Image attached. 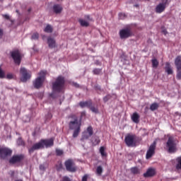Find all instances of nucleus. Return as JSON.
<instances>
[{"label":"nucleus","mask_w":181,"mask_h":181,"mask_svg":"<svg viewBox=\"0 0 181 181\" xmlns=\"http://www.w3.org/2000/svg\"><path fill=\"white\" fill-rule=\"evenodd\" d=\"M85 18H86V19H87L88 21H93V18H90V16H88H88H86Z\"/></svg>","instance_id":"obj_49"},{"label":"nucleus","mask_w":181,"mask_h":181,"mask_svg":"<svg viewBox=\"0 0 181 181\" xmlns=\"http://www.w3.org/2000/svg\"><path fill=\"white\" fill-rule=\"evenodd\" d=\"M156 148V141H153V143L151 144L149 149L147 151L146 159L151 158L154 155Z\"/></svg>","instance_id":"obj_13"},{"label":"nucleus","mask_w":181,"mask_h":181,"mask_svg":"<svg viewBox=\"0 0 181 181\" xmlns=\"http://www.w3.org/2000/svg\"><path fill=\"white\" fill-rule=\"evenodd\" d=\"M127 18V15L124 13H119V20H124Z\"/></svg>","instance_id":"obj_39"},{"label":"nucleus","mask_w":181,"mask_h":181,"mask_svg":"<svg viewBox=\"0 0 181 181\" xmlns=\"http://www.w3.org/2000/svg\"><path fill=\"white\" fill-rule=\"evenodd\" d=\"M103 168L101 165H99L97 167L96 173L98 175L100 176L103 173Z\"/></svg>","instance_id":"obj_30"},{"label":"nucleus","mask_w":181,"mask_h":181,"mask_svg":"<svg viewBox=\"0 0 181 181\" xmlns=\"http://www.w3.org/2000/svg\"><path fill=\"white\" fill-rule=\"evenodd\" d=\"M56 153L57 156H61L63 155V151L61 149H56Z\"/></svg>","instance_id":"obj_43"},{"label":"nucleus","mask_w":181,"mask_h":181,"mask_svg":"<svg viewBox=\"0 0 181 181\" xmlns=\"http://www.w3.org/2000/svg\"><path fill=\"white\" fill-rule=\"evenodd\" d=\"M100 143V140L99 139L98 137H96L95 141H93V145L96 146L98 145Z\"/></svg>","instance_id":"obj_42"},{"label":"nucleus","mask_w":181,"mask_h":181,"mask_svg":"<svg viewBox=\"0 0 181 181\" xmlns=\"http://www.w3.org/2000/svg\"><path fill=\"white\" fill-rule=\"evenodd\" d=\"M89 109L91 110L92 112H93L95 114H98L99 113V110H98V107L90 105V107H89Z\"/></svg>","instance_id":"obj_29"},{"label":"nucleus","mask_w":181,"mask_h":181,"mask_svg":"<svg viewBox=\"0 0 181 181\" xmlns=\"http://www.w3.org/2000/svg\"><path fill=\"white\" fill-rule=\"evenodd\" d=\"M139 119H140L139 115L136 112H134L132 116V120L134 123L138 124L139 122Z\"/></svg>","instance_id":"obj_21"},{"label":"nucleus","mask_w":181,"mask_h":181,"mask_svg":"<svg viewBox=\"0 0 181 181\" xmlns=\"http://www.w3.org/2000/svg\"><path fill=\"white\" fill-rule=\"evenodd\" d=\"M0 1H2V0H0Z\"/></svg>","instance_id":"obj_60"},{"label":"nucleus","mask_w":181,"mask_h":181,"mask_svg":"<svg viewBox=\"0 0 181 181\" xmlns=\"http://www.w3.org/2000/svg\"><path fill=\"white\" fill-rule=\"evenodd\" d=\"M102 72V69H94L93 73L94 75H99Z\"/></svg>","instance_id":"obj_35"},{"label":"nucleus","mask_w":181,"mask_h":181,"mask_svg":"<svg viewBox=\"0 0 181 181\" xmlns=\"http://www.w3.org/2000/svg\"><path fill=\"white\" fill-rule=\"evenodd\" d=\"M151 62L153 68H157L159 65V63L156 59H152Z\"/></svg>","instance_id":"obj_33"},{"label":"nucleus","mask_w":181,"mask_h":181,"mask_svg":"<svg viewBox=\"0 0 181 181\" xmlns=\"http://www.w3.org/2000/svg\"><path fill=\"white\" fill-rule=\"evenodd\" d=\"M20 74L22 76L21 81L23 83H25L28 80L30 79L31 78V72L28 71L24 67L21 68Z\"/></svg>","instance_id":"obj_8"},{"label":"nucleus","mask_w":181,"mask_h":181,"mask_svg":"<svg viewBox=\"0 0 181 181\" xmlns=\"http://www.w3.org/2000/svg\"><path fill=\"white\" fill-rule=\"evenodd\" d=\"M24 158L23 154H19V155H13L10 159H9V163L11 164H16L18 163H21Z\"/></svg>","instance_id":"obj_12"},{"label":"nucleus","mask_w":181,"mask_h":181,"mask_svg":"<svg viewBox=\"0 0 181 181\" xmlns=\"http://www.w3.org/2000/svg\"><path fill=\"white\" fill-rule=\"evenodd\" d=\"M105 151V148L104 146H101L100 148V153L102 157H107V153Z\"/></svg>","instance_id":"obj_28"},{"label":"nucleus","mask_w":181,"mask_h":181,"mask_svg":"<svg viewBox=\"0 0 181 181\" xmlns=\"http://www.w3.org/2000/svg\"><path fill=\"white\" fill-rule=\"evenodd\" d=\"M51 97H52V94H51Z\"/></svg>","instance_id":"obj_59"},{"label":"nucleus","mask_w":181,"mask_h":181,"mask_svg":"<svg viewBox=\"0 0 181 181\" xmlns=\"http://www.w3.org/2000/svg\"><path fill=\"white\" fill-rule=\"evenodd\" d=\"M17 144L18 146H25V141L21 139V137H19L17 140Z\"/></svg>","instance_id":"obj_31"},{"label":"nucleus","mask_w":181,"mask_h":181,"mask_svg":"<svg viewBox=\"0 0 181 181\" xmlns=\"http://www.w3.org/2000/svg\"><path fill=\"white\" fill-rule=\"evenodd\" d=\"M16 181H20V180H16Z\"/></svg>","instance_id":"obj_62"},{"label":"nucleus","mask_w":181,"mask_h":181,"mask_svg":"<svg viewBox=\"0 0 181 181\" xmlns=\"http://www.w3.org/2000/svg\"><path fill=\"white\" fill-rule=\"evenodd\" d=\"M39 38V33H34L31 37V40H37Z\"/></svg>","instance_id":"obj_36"},{"label":"nucleus","mask_w":181,"mask_h":181,"mask_svg":"<svg viewBox=\"0 0 181 181\" xmlns=\"http://www.w3.org/2000/svg\"><path fill=\"white\" fill-rule=\"evenodd\" d=\"M165 71L168 75H172L173 74V69L170 67V64L169 62H166L165 64Z\"/></svg>","instance_id":"obj_22"},{"label":"nucleus","mask_w":181,"mask_h":181,"mask_svg":"<svg viewBox=\"0 0 181 181\" xmlns=\"http://www.w3.org/2000/svg\"><path fill=\"white\" fill-rule=\"evenodd\" d=\"M56 167H57V170H62L63 168V165H62V162H59V163L57 164Z\"/></svg>","instance_id":"obj_44"},{"label":"nucleus","mask_w":181,"mask_h":181,"mask_svg":"<svg viewBox=\"0 0 181 181\" xmlns=\"http://www.w3.org/2000/svg\"><path fill=\"white\" fill-rule=\"evenodd\" d=\"M156 174L155 170L153 168H149L146 173L144 174V177H153Z\"/></svg>","instance_id":"obj_18"},{"label":"nucleus","mask_w":181,"mask_h":181,"mask_svg":"<svg viewBox=\"0 0 181 181\" xmlns=\"http://www.w3.org/2000/svg\"><path fill=\"white\" fill-rule=\"evenodd\" d=\"M124 141L128 147H136L139 142V137L134 134H127Z\"/></svg>","instance_id":"obj_3"},{"label":"nucleus","mask_w":181,"mask_h":181,"mask_svg":"<svg viewBox=\"0 0 181 181\" xmlns=\"http://www.w3.org/2000/svg\"><path fill=\"white\" fill-rule=\"evenodd\" d=\"M130 170H131L132 174H133L134 175L140 174V169L136 166L131 168Z\"/></svg>","instance_id":"obj_23"},{"label":"nucleus","mask_w":181,"mask_h":181,"mask_svg":"<svg viewBox=\"0 0 181 181\" xmlns=\"http://www.w3.org/2000/svg\"><path fill=\"white\" fill-rule=\"evenodd\" d=\"M28 13H30V12L31 11V8H29V9L28 10Z\"/></svg>","instance_id":"obj_56"},{"label":"nucleus","mask_w":181,"mask_h":181,"mask_svg":"<svg viewBox=\"0 0 181 181\" xmlns=\"http://www.w3.org/2000/svg\"><path fill=\"white\" fill-rule=\"evenodd\" d=\"M93 105V102L91 100H87V101H81L79 103V106L81 108L88 107L90 108V106Z\"/></svg>","instance_id":"obj_16"},{"label":"nucleus","mask_w":181,"mask_h":181,"mask_svg":"<svg viewBox=\"0 0 181 181\" xmlns=\"http://www.w3.org/2000/svg\"><path fill=\"white\" fill-rule=\"evenodd\" d=\"M95 88H96L97 90H100V86H95Z\"/></svg>","instance_id":"obj_53"},{"label":"nucleus","mask_w":181,"mask_h":181,"mask_svg":"<svg viewBox=\"0 0 181 181\" xmlns=\"http://www.w3.org/2000/svg\"><path fill=\"white\" fill-rule=\"evenodd\" d=\"M64 165L67 171L70 173H75L76 171V167L73 159H67L64 162Z\"/></svg>","instance_id":"obj_5"},{"label":"nucleus","mask_w":181,"mask_h":181,"mask_svg":"<svg viewBox=\"0 0 181 181\" xmlns=\"http://www.w3.org/2000/svg\"><path fill=\"white\" fill-rule=\"evenodd\" d=\"M57 1H60V0H57Z\"/></svg>","instance_id":"obj_58"},{"label":"nucleus","mask_w":181,"mask_h":181,"mask_svg":"<svg viewBox=\"0 0 181 181\" xmlns=\"http://www.w3.org/2000/svg\"><path fill=\"white\" fill-rule=\"evenodd\" d=\"M3 35H4L3 29L0 28V39H2Z\"/></svg>","instance_id":"obj_51"},{"label":"nucleus","mask_w":181,"mask_h":181,"mask_svg":"<svg viewBox=\"0 0 181 181\" xmlns=\"http://www.w3.org/2000/svg\"><path fill=\"white\" fill-rule=\"evenodd\" d=\"M2 16H3L4 18H5L7 21L10 20V16L7 14H3Z\"/></svg>","instance_id":"obj_47"},{"label":"nucleus","mask_w":181,"mask_h":181,"mask_svg":"<svg viewBox=\"0 0 181 181\" xmlns=\"http://www.w3.org/2000/svg\"><path fill=\"white\" fill-rule=\"evenodd\" d=\"M133 36V32L129 28L122 29L119 31V37L122 40L128 39Z\"/></svg>","instance_id":"obj_4"},{"label":"nucleus","mask_w":181,"mask_h":181,"mask_svg":"<svg viewBox=\"0 0 181 181\" xmlns=\"http://www.w3.org/2000/svg\"><path fill=\"white\" fill-rule=\"evenodd\" d=\"M148 1H149L150 0H147Z\"/></svg>","instance_id":"obj_61"},{"label":"nucleus","mask_w":181,"mask_h":181,"mask_svg":"<svg viewBox=\"0 0 181 181\" xmlns=\"http://www.w3.org/2000/svg\"><path fill=\"white\" fill-rule=\"evenodd\" d=\"M62 181H71V179L68 176H64Z\"/></svg>","instance_id":"obj_46"},{"label":"nucleus","mask_w":181,"mask_h":181,"mask_svg":"<svg viewBox=\"0 0 181 181\" xmlns=\"http://www.w3.org/2000/svg\"><path fill=\"white\" fill-rule=\"evenodd\" d=\"M5 78L8 79V80H11L13 78V75L11 73H8L7 74V75L6 76Z\"/></svg>","instance_id":"obj_40"},{"label":"nucleus","mask_w":181,"mask_h":181,"mask_svg":"<svg viewBox=\"0 0 181 181\" xmlns=\"http://www.w3.org/2000/svg\"><path fill=\"white\" fill-rule=\"evenodd\" d=\"M86 133H88L89 136H92L93 134V129L91 126L88 127Z\"/></svg>","instance_id":"obj_32"},{"label":"nucleus","mask_w":181,"mask_h":181,"mask_svg":"<svg viewBox=\"0 0 181 181\" xmlns=\"http://www.w3.org/2000/svg\"><path fill=\"white\" fill-rule=\"evenodd\" d=\"M74 86L76 87V88H78V84L76 83H74Z\"/></svg>","instance_id":"obj_54"},{"label":"nucleus","mask_w":181,"mask_h":181,"mask_svg":"<svg viewBox=\"0 0 181 181\" xmlns=\"http://www.w3.org/2000/svg\"><path fill=\"white\" fill-rule=\"evenodd\" d=\"M88 175L87 174L84 175L82 177V181H87L88 180Z\"/></svg>","instance_id":"obj_48"},{"label":"nucleus","mask_w":181,"mask_h":181,"mask_svg":"<svg viewBox=\"0 0 181 181\" xmlns=\"http://www.w3.org/2000/svg\"><path fill=\"white\" fill-rule=\"evenodd\" d=\"M40 170L42 171L45 170V168L43 164L40 165Z\"/></svg>","instance_id":"obj_50"},{"label":"nucleus","mask_w":181,"mask_h":181,"mask_svg":"<svg viewBox=\"0 0 181 181\" xmlns=\"http://www.w3.org/2000/svg\"><path fill=\"white\" fill-rule=\"evenodd\" d=\"M163 33H164L165 35H166L168 34L166 30H163Z\"/></svg>","instance_id":"obj_55"},{"label":"nucleus","mask_w":181,"mask_h":181,"mask_svg":"<svg viewBox=\"0 0 181 181\" xmlns=\"http://www.w3.org/2000/svg\"><path fill=\"white\" fill-rule=\"evenodd\" d=\"M53 28L50 25H47L46 28L44 29V32L46 33H52Z\"/></svg>","instance_id":"obj_26"},{"label":"nucleus","mask_w":181,"mask_h":181,"mask_svg":"<svg viewBox=\"0 0 181 181\" xmlns=\"http://www.w3.org/2000/svg\"><path fill=\"white\" fill-rule=\"evenodd\" d=\"M175 64L177 71H181V57L178 56L175 60Z\"/></svg>","instance_id":"obj_19"},{"label":"nucleus","mask_w":181,"mask_h":181,"mask_svg":"<svg viewBox=\"0 0 181 181\" xmlns=\"http://www.w3.org/2000/svg\"><path fill=\"white\" fill-rule=\"evenodd\" d=\"M14 174H15V172H14L13 170H11V173H10L11 177L13 178Z\"/></svg>","instance_id":"obj_52"},{"label":"nucleus","mask_w":181,"mask_h":181,"mask_svg":"<svg viewBox=\"0 0 181 181\" xmlns=\"http://www.w3.org/2000/svg\"><path fill=\"white\" fill-rule=\"evenodd\" d=\"M161 1L162 3L158 4L155 9L156 13L158 14H161L163 13L165 11L168 4V0H161Z\"/></svg>","instance_id":"obj_6"},{"label":"nucleus","mask_w":181,"mask_h":181,"mask_svg":"<svg viewBox=\"0 0 181 181\" xmlns=\"http://www.w3.org/2000/svg\"><path fill=\"white\" fill-rule=\"evenodd\" d=\"M135 7H139V5H137V4H136V5H135Z\"/></svg>","instance_id":"obj_57"},{"label":"nucleus","mask_w":181,"mask_h":181,"mask_svg":"<svg viewBox=\"0 0 181 181\" xmlns=\"http://www.w3.org/2000/svg\"><path fill=\"white\" fill-rule=\"evenodd\" d=\"M54 13L56 14H59L62 11V7L59 4H55L53 6Z\"/></svg>","instance_id":"obj_20"},{"label":"nucleus","mask_w":181,"mask_h":181,"mask_svg":"<svg viewBox=\"0 0 181 181\" xmlns=\"http://www.w3.org/2000/svg\"><path fill=\"white\" fill-rule=\"evenodd\" d=\"M111 98H112V96L110 94H108L103 98V100L105 103H107L109 100L111 99Z\"/></svg>","instance_id":"obj_41"},{"label":"nucleus","mask_w":181,"mask_h":181,"mask_svg":"<svg viewBox=\"0 0 181 181\" xmlns=\"http://www.w3.org/2000/svg\"><path fill=\"white\" fill-rule=\"evenodd\" d=\"M167 146L168 147V152L173 153L175 151L176 144L173 136H170L167 141Z\"/></svg>","instance_id":"obj_10"},{"label":"nucleus","mask_w":181,"mask_h":181,"mask_svg":"<svg viewBox=\"0 0 181 181\" xmlns=\"http://www.w3.org/2000/svg\"><path fill=\"white\" fill-rule=\"evenodd\" d=\"M12 154V150L6 148V147H1L0 148V158L6 159L8 156H11Z\"/></svg>","instance_id":"obj_9"},{"label":"nucleus","mask_w":181,"mask_h":181,"mask_svg":"<svg viewBox=\"0 0 181 181\" xmlns=\"http://www.w3.org/2000/svg\"><path fill=\"white\" fill-rule=\"evenodd\" d=\"M43 148H44V146H43L42 140H40V141L33 144L32 147L29 148L28 151H29V153H33L35 151H38Z\"/></svg>","instance_id":"obj_11"},{"label":"nucleus","mask_w":181,"mask_h":181,"mask_svg":"<svg viewBox=\"0 0 181 181\" xmlns=\"http://www.w3.org/2000/svg\"><path fill=\"white\" fill-rule=\"evenodd\" d=\"M177 164L176 168L177 170H180L181 169V157L177 158Z\"/></svg>","instance_id":"obj_38"},{"label":"nucleus","mask_w":181,"mask_h":181,"mask_svg":"<svg viewBox=\"0 0 181 181\" xmlns=\"http://www.w3.org/2000/svg\"><path fill=\"white\" fill-rule=\"evenodd\" d=\"M78 22L81 27H83V28L89 27V23L83 19L80 18L78 20Z\"/></svg>","instance_id":"obj_24"},{"label":"nucleus","mask_w":181,"mask_h":181,"mask_svg":"<svg viewBox=\"0 0 181 181\" xmlns=\"http://www.w3.org/2000/svg\"><path fill=\"white\" fill-rule=\"evenodd\" d=\"M69 127L71 130H74L73 134V137L76 138L81 131V122L78 120V117H75L74 120L71 121L69 123Z\"/></svg>","instance_id":"obj_2"},{"label":"nucleus","mask_w":181,"mask_h":181,"mask_svg":"<svg viewBox=\"0 0 181 181\" xmlns=\"http://www.w3.org/2000/svg\"><path fill=\"white\" fill-rule=\"evenodd\" d=\"M90 136H90L89 134H88V132H84L83 133V136H82L81 140V141L87 140V139H88Z\"/></svg>","instance_id":"obj_27"},{"label":"nucleus","mask_w":181,"mask_h":181,"mask_svg":"<svg viewBox=\"0 0 181 181\" xmlns=\"http://www.w3.org/2000/svg\"><path fill=\"white\" fill-rule=\"evenodd\" d=\"M43 148H45V147L46 148H49L54 146V139L53 138H50V139H41Z\"/></svg>","instance_id":"obj_14"},{"label":"nucleus","mask_w":181,"mask_h":181,"mask_svg":"<svg viewBox=\"0 0 181 181\" xmlns=\"http://www.w3.org/2000/svg\"><path fill=\"white\" fill-rule=\"evenodd\" d=\"M159 107V104L157 103H153L150 106V110L153 112V111H156L158 109Z\"/></svg>","instance_id":"obj_25"},{"label":"nucleus","mask_w":181,"mask_h":181,"mask_svg":"<svg viewBox=\"0 0 181 181\" xmlns=\"http://www.w3.org/2000/svg\"><path fill=\"white\" fill-rule=\"evenodd\" d=\"M11 56L12 59H13L14 63L16 65L19 66L21 64V59H22L20 52L18 49L14 50L11 52Z\"/></svg>","instance_id":"obj_7"},{"label":"nucleus","mask_w":181,"mask_h":181,"mask_svg":"<svg viewBox=\"0 0 181 181\" xmlns=\"http://www.w3.org/2000/svg\"><path fill=\"white\" fill-rule=\"evenodd\" d=\"M177 78L178 80H181V69L180 70H177Z\"/></svg>","instance_id":"obj_45"},{"label":"nucleus","mask_w":181,"mask_h":181,"mask_svg":"<svg viewBox=\"0 0 181 181\" xmlns=\"http://www.w3.org/2000/svg\"><path fill=\"white\" fill-rule=\"evenodd\" d=\"M47 44H48V47L50 49H54L56 47V40L52 37H48Z\"/></svg>","instance_id":"obj_17"},{"label":"nucleus","mask_w":181,"mask_h":181,"mask_svg":"<svg viewBox=\"0 0 181 181\" xmlns=\"http://www.w3.org/2000/svg\"><path fill=\"white\" fill-rule=\"evenodd\" d=\"M65 86V78L63 76H59L54 82L52 83V93H63Z\"/></svg>","instance_id":"obj_1"},{"label":"nucleus","mask_w":181,"mask_h":181,"mask_svg":"<svg viewBox=\"0 0 181 181\" xmlns=\"http://www.w3.org/2000/svg\"><path fill=\"white\" fill-rule=\"evenodd\" d=\"M44 82L43 79H41V77H37L35 81L33 82V86L36 89H39L42 87Z\"/></svg>","instance_id":"obj_15"},{"label":"nucleus","mask_w":181,"mask_h":181,"mask_svg":"<svg viewBox=\"0 0 181 181\" xmlns=\"http://www.w3.org/2000/svg\"><path fill=\"white\" fill-rule=\"evenodd\" d=\"M6 77L5 71L2 69V67L0 66V79H4Z\"/></svg>","instance_id":"obj_34"},{"label":"nucleus","mask_w":181,"mask_h":181,"mask_svg":"<svg viewBox=\"0 0 181 181\" xmlns=\"http://www.w3.org/2000/svg\"><path fill=\"white\" fill-rule=\"evenodd\" d=\"M45 75H46V71H41L39 74V77L38 78H41V79L44 80L45 79Z\"/></svg>","instance_id":"obj_37"}]
</instances>
